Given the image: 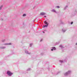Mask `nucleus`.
Segmentation results:
<instances>
[{"label": "nucleus", "mask_w": 77, "mask_h": 77, "mask_svg": "<svg viewBox=\"0 0 77 77\" xmlns=\"http://www.w3.org/2000/svg\"><path fill=\"white\" fill-rule=\"evenodd\" d=\"M60 24H63V23L62 22V21H61L60 22Z\"/></svg>", "instance_id": "f8f14e48"}, {"label": "nucleus", "mask_w": 77, "mask_h": 77, "mask_svg": "<svg viewBox=\"0 0 77 77\" xmlns=\"http://www.w3.org/2000/svg\"><path fill=\"white\" fill-rule=\"evenodd\" d=\"M73 24V22H72L71 23V24Z\"/></svg>", "instance_id": "6ab92c4d"}, {"label": "nucleus", "mask_w": 77, "mask_h": 77, "mask_svg": "<svg viewBox=\"0 0 77 77\" xmlns=\"http://www.w3.org/2000/svg\"><path fill=\"white\" fill-rule=\"evenodd\" d=\"M52 48H56L54 47H53Z\"/></svg>", "instance_id": "aec40b11"}, {"label": "nucleus", "mask_w": 77, "mask_h": 77, "mask_svg": "<svg viewBox=\"0 0 77 77\" xmlns=\"http://www.w3.org/2000/svg\"><path fill=\"white\" fill-rule=\"evenodd\" d=\"M13 48H15V47H13Z\"/></svg>", "instance_id": "cd10ccee"}, {"label": "nucleus", "mask_w": 77, "mask_h": 77, "mask_svg": "<svg viewBox=\"0 0 77 77\" xmlns=\"http://www.w3.org/2000/svg\"><path fill=\"white\" fill-rule=\"evenodd\" d=\"M59 47L61 48H65L63 46H62V45H61L59 46Z\"/></svg>", "instance_id": "6e6552de"}, {"label": "nucleus", "mask_w": 77, "mask_h": 77, "mask_svg": "<svg viewBox=\"0 0 77 77\" xmlns=\"http://www.w3.org/2000/svg\"><path fill=\"white\" fill-rule=\"evenodd\" d=\"M4 45H12V43H4Z\"/></svg>", "instance_id": "7ed1b4c3"}, {"label": "nucleus", "mask_w": 77, "mask_h": 77, "mask_svg": "<svg viewBox=\"0 0 77 77\" xmlns=\"http://www.w3.org/2000/svg\"><path fill=\"white\" fill-rule=\"evenodd\" d=\"M26 16V15L25 14H23V17H25Z\"/></svg>", "instance_id": "dca6fc26"}, {"label": "nucleus", "mask_w": 77, "mask_h": 77, "mask_svg": "<svg viewBox=\"0 0 77 77\" xmlns=\"http://www.w3.org/2000/svg\"><path fill=\"white\" fill-rule=\"evenodd\" d=\"M68 8V6L66 5L65 7L64 8V9L65 10V9H66V8Z\"/></svg>", "instance_id": "1a4fd4ad"}, {"label": "nucleus", "mask_w": 77, "mask_h": 77, "mask_svg": "<svg viewBox=\"0 0 77 77\" xmlns=\"http://www.w3.org/2000/svg\"><path fill=\"white\" fill-rule=\"evenodd\" d=\"M51 11L52 12H55V13H57V12H56V10H54V9L52 10H51Z\"/></svg>", "instance_id": "423d86ee"}, {"label": "nucleus", "mask_w": 77, "mask_h": 77, "mask_svg": "<svg viewBox=\"0 0 77 77\" xmlns=\"http://www.w3.org/2000/svg\"><path fill=\"white\" fill-rule=\"evenodd\" d=\"M44 17H45V18L46 17V16H44Z\"/></svg>", "instance_id": "393cba45"}, {"label": "nucleus", "mask_w": 77, "mask_h": 77, "mask_svg": "<svg viewBox=\"0 0 77 77\" xmlns=\"http://www.w3.org/2000/svg\"><path fill=\"white\" fill-rule=\"evenodd\" d=\"M59 44V42H56L55 43V45H58V44Z\"/></svg>", "instance_id": "ddd939ff"}, {"label": "nucleus", "mask_w": 77, "mask_h": 77, "mask_svg": "<svg viewBox=\"0 0 77 77\" xmlns=\"http://www.w3.org/2000/svg\"><path fill=\"white\" fill-rule=\"evenodd\" d=\"M53 51V49H51V51Z\"/></svg>", "instance_id": "b1692460"}, {"label": "nucleus", "mask_w": 77, "mask_h": 77, "mask_svg": "<svg viewBox=\"0 0 77 77\" xmlns=\"http://www.w3.org/2000/svg\"><path fill=\"white\" fill-rule=\"evenodd\" d=\"M62 30L63 31V32H65L66 31V29H65L64 28H63V29H62Z\"/></svg>", "instance_id": "0eeeda50"}, {"label": "nucleus", "mask_w": 77, "mask_h": 77, "mask_svg": "<svg viewBox=\"0 0 77 77\" xmlns=\"http://www.w3.org/2000/svg\"><path fill=\"white\" fill-rule=\"evenodd\" d=\"M43 32V33H45V32Z\"/></svg>", "instance_id": "a878e982"}, {"label": "nucleus", "mask_w": 77, "mask_h": 77, "mask_svg": "<svg viewBox=\"0 0 77 77\" xmlns=\"http://www.w3.org/2000/svg\"><path fill=\"white\" fill-rule=\"evenodd\" d=\"M7 74H8L9 75L11 76V75H12L13 73H12L11 72L9 71H8L7 72Z\"/></svg>", "instance_id": "20e7f679"}, {"label": "nucleus", "mask_w": 77, "mask_h": 77, "mask_svg": "<svg viewBox=\"0 0 77 77\" xmlns=\"http://www.w3.org/2000/svg\"><path fill=\"white\" fill-rule=\"evenodd\" d=\"M33 43H31L30 44V47H32V45H33Z\"/></svg>", "instance_id": "2eb2a0df"}, {"label": "nucleus", "mask_w": 77, "mask_h": 77, "mask_svg": "<svg viewBox=\"0 0 77 77\" xmlns=\"http://www.w3.org/2000/svg\"><path fill=\"white\" fill-rule=\"evenodd\" d=\"M60 61V62H63V61Z\"/></svg>", "instance_id": "4be33fe9"}, {"label": "nucleus", "mask_w": 77, "mask_h": 77, "mask_svg": "<svg viewBox=\"0 0 77 77\" xmlns=\"http://www.w3.org/2000/svg\"><path fill=\"white\" fill-rule=\"evenodd\" d=\"M75 45H77V43H75Z\"/></svg>", "instance_id": "5701e85b"}, {"label": "nucleus", "mask_w": 77, "mask_h": 77, "mask_svg": "<svg viewBox=\"0 0 77 77\" xmlns=\"http://www.w3.org/2000/svg\"><path fill=\"white\" fill-rule=\"evenodd\" d=\"M2 42H5L6 41V39H4L2 41Z\"/></svg>", "instance_id": "9d476101"}, {"label": "nucleus", "mask_w": 77, "mask_h": 77, "mask_svg": "<svg viewBox=\"0 0 77 77\" xmlns=\"http://www.w3.org/2000/svg\"><path fill=\"white\" fill-rule=\"evenodd\" d=\"M54 50H56V49H54Z\"/></svg>", "instance_id": "bb28decb"}, {"label": "nucleus", "mask_w": 77, "mask_h": 77, "mask_svg": "<svg viewBox=\"0 0 77 77\" xmlns=\"http://www.w3.org/2000/svg\"><path fill=\"white\" fill-rule=\"evenodd\" d=\"M2 8H3V6L1 5L0 7V10H2Z\"/></svg>", "instance_id": "9b49d317"}, {"label": "nucleus", "mask_w": 77, "mask_h": 77, "mask_svg": "<svg viewBox=\"0 0 77 77\" xmlns=\"http://www.w3.org/2000/svg\"><path fill=\"white\" fill-rule=\"evenodd\" d=\"M56 8H60V7L59 6H57L56 7Z\"/></svg>", "instance_id": "a211bd4d"}, {"label": "nucleus", "mask_w": 77, "mask_h": 77, "mask_svg": "<svg viewBox=\"0 0 77 77\" xmlns=\"http://www.w3.org/2000/svg\"><path fill=\"white\" fill-rule=\"evenodd\" d=\"M6 48V47H1V48Z\"/></svg>", "instance_id": "4468645a"}, {"label": "nucleus", "mask_w": 77, "mask_h": 77, "mask_svg": "<svg viewBox=\"0 0 77 77\" xmlns=\"http://www.w3.org/2000/svg\"><path fill=\"white\" fill-rule=\"evenodd\" d=\"M44 23H45V24H46V25L45 26H43V28H44V27H47L48 26V23L46 21H44Z\"/></svg>", "instance_id": "f257e3e1"}, {"label": "nucleus", "mask_w": 77, "mask_h": 77, "mask_svg": "<svg viewBox=\"0 0 77 77\" xmlns=\"http://www.w3.org/2000/svg\"><path fill=\"white\" fill-rule=\"evenodd\" d=\"M65 75H68V73H66L64 74Z\"/></svg>", "instance_id": "f3484780"}, {"label": "nucleus", "mask_w": 77, "mask_h": 77, "mask_svg": "<svg viewBox=\"0 0 77 77\" xmlns=\"http://www.w3.org/2000/svg\"><path fill=\"white\" fill-rule=\"evenodd\" d=\"M45 14H46V13H40V15H45Z\"/></svg>", "instance_id": "39448f33"}, {"label": "nucleus", "mask_w": 77, "mask_h": 77, "mask_svg": "<svg viewBox=\"0 0 77 77\" xmlns=\"http://www.w3.org/2000/svg\"><path fill=\"white\" fill-rule=\"evenodd\" d=\"M42 41V39H41L40 40V42H41Z\"/></svg>", "instance_id": "412c9836"}, {"label": "nucleus", "mask_w": 77, "mask_h": 77, "mask_svg": "<svg viewBox=\"0 0 77 77\" xmlns=\"http://www.w3.org/2000/svg\"><path fill=\"white\" fill-rule=\"evenodd\" d=\"M77 11L75 10V11H73L72 13V15H73V16H74L77 14Z\"/></svg>", "instance_id": "f03ea898"}]
</instances>
